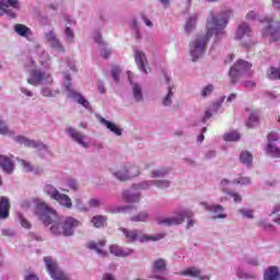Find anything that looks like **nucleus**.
<instances>
[{"instance_id":"8","label":"nucleus","mask_w":280,"mask_h":280,"mask_svg":"<svg viewBox=\"0 0 280 280\" xmlns=\"http://www.w3.org/2000/svg\"><path fill=\"white\" fill-rule=\"evenodd\" d=\"M267 25L262 28V36L269 43L280 40V22L275 18H266Z\"/></svg>"},{"instance_id":"51","label":"nucleus","mask_w":280,"mask_h":280,"mask_svg":"<svg viewBox=\"0 0 280 280\" xmlns=\"http://www.w3.org/2000/svg\"><path fill=\"white\" fill-rule=\"evenodd\" d=\"M0 135H12V131L10 128H8V125L5 124L4 120L0 117Z\"/></svg>"},{"instance_id":"64","label":"nucleus","mask_w":280,"mask_h":280,"mask_svg":"<svg viewBox=\"0 0 280 280\" xmlns=\"http://www.w3.org/2000/svg\"><path fill=\"white\" fill-rule=\"evenodd\" d=\"M242 84L245 86V89H255V86H257L255 81H244Z\"/></svg>"},{"instance_id":"2","label":"nucleus","mask_w":280,"mask_h":280,"mask_svg":"<svg viewBox=\"0 0 280 280\" xmlns=\"http://www.w3.org/2000/svg\"><path fill=\"white\" fill-rule=\"evenodd\" d=\"M119 231H121L128 244H135V242L137 241L140 242L141 244H143L144 242H159V240H163V237H165V234H158L155 236H152L137 229L129 230L126 228H119Z\"/></svg>"},{"instance_id":"25","label":"nucleus","mask_w":280,"mask_h":280,"mask_svg":"<svg viewBox=\"0 0 280 280\" xmlns=\"http://www.w3.org/2000/svg\"><path fill=\"white\" fill-rule=\"evenodd\" d=\"M98 121L100 124H103V126H106L107 130H110V132H114L116 137H121L124 130L117 127V125H115L114 122H110L109 120H107L102 116L98 117Z\"/></svg>"},{"instance_id":"32","label":"nucleus","mask_w":280,"mask_h":280,"mask_svg":"<svg viewBox=\"0 0 280 280\" xmlns=\"http://www.w3.org/2000/svg\"><path fill=\"white\" fill-rule=\"evenodd\" d=\"M152 187H154V179L143 180L138 184H133L131 186V189H135L136 191H148V189H152Z\"/></svg>"},{"instance_id":"58","label":"nucleus","mask_w":280,"mask_h":280,"mask_svg":"<svg viewBox=\"0 0 280 280\" xmlns=\"http://www.w3.org/2000/svg\"><path fill=\"white\" fill-rule=\"evenodd\" d=\"M267 139H268V143H275L276 141H279L280 136L279 133L271 132L268 135Z\"/></svg>"},{"instance_id":"14","label":"nucleus","mask_w":280,"mask_h":280,"mask_svg":"<svg viewBox=\"0 0 280 280\" xmlns=\"http://www.w3.org/2000/svg\"><path fill=\"white\" fill-rule=\"evenodd\" d=\"M13 139L16 141V143L25 145V148H34L35 150H49V147H47V144L40 140H30L27 137L23 136H15Z\"/></svg>"},{"instance_id":"60","label":"nucleus","mask_w":280,"mask_h":280,"mask_svg":"<svg viewBox=\"0 0 280 280\" xmlns=\"http://www.w3.org/2000/svg\"><path fill=\"white\" fill-rule=\"evenodd\" d=\"M226 100V96H222L218 102H215L212 106L215 110V113H218L219 108H222V104H224V101Z\"/></svg>"},{"instance_id":"11","label":"nucleus","mask_w":280,"mask_h":280,"mask_svg":"<svg viewBox=\"0 0 280 280\" xmlns=\"http://www.w3.org/2000/svg\"><path fill=\"white\" fill-rule=\"evenodd\" d=\"M44 261L52 280H69L65 271H62L58 266V262H56L51 257H45Z\"/></svg>"},{"instance_id":"18","label":"nucleus","mask_w":280,"mask_h":280,"mask_svg":"<svg viewBox=\"0 0 280 280\" xmlns=\"http://www.w3.org/2000/svg\"><path fill=\"white\" fill-rule=\"evenodd\" d=\"M135 62L139 71L148 75V57L143 50H135Z\"/></svg>"},{"instance_id":"52","label":"nucleus","mask_w":280,"mask_h":280,"mask_svg":"<svg viewBox=\"0 0 280 280\" xmlns=\"http://www.w3.org/2000/svg\"><path fill=\"white\" fill-rule=\"evenodd\" d=\"M74 202H75V209H78V211H85V212L89 211V207L84 205V201H82L81 198H75Z\"/></svg>"},{"instance_id":"9","label":"nucleus","mask_w":280,"mask_h":280,"mask_svg":"<svg viewBox=\"0 0 280 280\" xmlns=\"http://www.w3.org/2000/svg\"><path fill=\"white\" fill-rule=\"evenodd\" d=\"M63 86L68 92V97H71L72 100H74V102H78V104L83 106V108H85L86 110H92L93 107L91 106L89 100L84 98V96L80 92L73 90L71 85V74L65 75Z\"/></svg>"},{"instance_id":"33","label":"nucleus","mask_w":280,"mask_h":280,"mask_svg":"<svg viewBox=\"0 0 280 280\" xmlns=\"http://www.w3.org/2000/svg\"><path fill=\"white\" fill-rule=\"evenodd\" d=\"M122 198L127 202H131V203L140 202V200H141V192H132L130 190H125L122 192Z\"/></svg>"},{"instance_id":"15","label":"nucleus","mask_w":280,"mask_h":280,"mask_svg":"<svg viewBox=\"0 0 280 280\" xmlns=\"http://www.w3.org/2000/svg\"><path fill=\"white\" fill-rule=\"evenodd\" d=\"M127 75L129 78L133 100L137 104H140V102H143V86L132 80V72L128 71Z\"/></svg>"},{"instance_id":"38","label":"nucleus","mask_w":280,"mask_h":280,"mask_svg":"<svg viewBox=\"0 0 280 280\" xmlns=\"http://www.w3.org/2000/svg\"><path fill=\"white\" fill-rule=\"evenodd\" d=\"M150 220V213L148 211H140L130 218V222H148Z\"/></svg>"},{"instance_id":"53","label":"nucleus","mask_w":280,"mask_h":280,"mask_svg":"<svg viewBox=\"0 0 280 280\" xmlns=\"http://www.w3.org/2000/svg\"><path fill=\"white\" fill-rule=\"evenodd\" d=\"M213 89H215L213 86V84H208L206 85L202 90H201V96L203 97H209V95H211L213 93Z\"/></svg>"},{"instance_id":"34","label":"nucleus","mask_w":280,"mask_h":280,"mask_svg":"<svg viewBox=\"0 0 280 280\" xmlns=\"http://www.w3.org/2000/svg\"><path fill=\"white\" fill-rule=\"evenodd\" d=\"M266 152L271 159H280V148L277 147V143H268Z\"/></svg>"},{"instance_id":"57","label":"nucleus","mask_w":280,"mask_h":280,"mask_svg":"<svg viewBox=\"0 0 280 280\" xmlns=\"http://www.w3.org/2000/svg\"><path fill=\"white\" fill-rule=\"evenodd\" d=\"M65 35L67 36V38H69V40L71 43H72L73 38H75V34L73 33V30H71L70 26H66Z\"/></svg>"},{"instance_id":"27","label":"nucleus","mask_w":280,"mask_h":280,"mask_svg":"<svg viewBox=\"0 0 280 280\" xmlns=\"http://www.w3.org/2000/svg\"><path fill=\"white\" fill-rule=\"evenodd\" d=\"M15 34H18L19 36H22V38H32L33 33H32V28L27 27L24 24H15L13 27Z\"/></svg>"},{"instance_id":"23","label":"nucleus","mask_w":280,"mask_h":280,"mask_svg":"<svg viewBox=\"0 0 280 280\" xmlns=\"http://www.w3.org/2000/svg\"><path fill=\"white\" fill-rule=\"evenodd\" d=\"M8 218H10V199L0 197V220H8Z\"/></svg>"},{"instance_id":"7","label":"nucleus","mask_w":280,"mask_h":280,"mask_svg":"<svg viewBox=\"0 0 280 280\" xmlns=\"http://www.w3.org/2000/svg\"><path fill=\"white\" fill-rule=\"evenodd\" d=\"M43 189L44 194H47L51 200H56V202L61 205V207H65L66 209H71L73 207L71 197L60 192V190H58V188H56L54 185L46 184Z\"/></svg>"},{"instance_id":"55","label":"nucleus","mask_w":280,"mask_h":280,"mask_svg":"<svg viewBox=\"0 0 280 280\" xmlns=\"http://www.w3.org/2000/svg\"><path fill=\"white\" fill-rule=\"evenodd\" d=\"M234 185H250V178L240 177L233 180Z\"/></svg>"},{"instance_id":"19","label":"nucleus","mask_w":280,"mask_h":280,"mask_svg":"<svg viewBox=\"0 0 280 280\" xmlns=\"http://www.w3.org/2000/svg\"><path fill=\"white\" fill-rule=\"evenodd\" d=\"M182 277H191V279L209 280V276H202V269L198 267H188L179 272Z\"/></svg>"},{"instance_id":"10","label":"nucleus","mask_w":280,"mask_h":280,"mask_svg":"<svg viewBox=\"0 0 280 280\" xmlns=\"http://www.w3.org/2000/svg\"><path fill=\"white\" fill-rule=\"evenodd\" d=\"M194 215L189 210H179L175 215L158 220L159 226H178L185 222L186 218Z\"/></svg>"},{"instance_id":"4","label":"nucleus","mask_w":280,"mask_h":280,"mask_svg":"<svg viewBox=\"0 0 280 280\" xmlns=\"http://www.w3.org/2000/svg\"><path fill=\"white\" fill-rule=\"evenodd\" d=\"M34 205H35V213L38 220H40V222H43L45 226H49V224H52L54 220L58 218L56 210L49 207L47 202L40 199H34Z\"/></svg>"},{"instance_id":"29","label":"nucleus","mask_w":280,"mask_h":280,"mask_svg":"<svg viewBox=\"0 0 280 280\" xmlns=\"http://www.w3.org/2000/svg\"><path fill=\"white\" fill-rule=\"evenodd\" d=\"M250 32H252L250 26L247 23H242L237 27L234 38L236 40H242V38H244V36H250Z\"/></svg>"},{"instance_id":"12","label":"nucleus","mask_w":280,"mask_h":280,"mask_svg":"<svg viewBox=\"0 0 280 280\" xmlns=\"http://www.w3.org/2000/svg\"><path fill=\"white\" fill-rule=\"evenodd\" d=\"M31 75L32 78L27 79V83L32 84V86H38V84H54V78L45 71L33 70Z\"/></svg>"},{"instance_id":"36","label":"nucleus","mask_w":280,"mask_h":280,"mask_svg":"<svg viewBox=\"0 0 280 280\" xmlns=\"http://www.w3.org/2000/svg\"><path fill=\"white\" fill-rule=\"evenodd\" d=\"M113 176L117 178V180H120L121 183H126V180H130V177L128 176V171L126 170V166L122 168L113 172Z\"/></svg>"},{"instance_id":"43","label":"nucleus","mask_w":280,"mask_h":280,"mask_svg":"<svg viewBox=\"0 0 280 280\" xmlns=\"http://www.w3.org/2000/svg\"><path fill=\"white\" fill-rule=\"evenodd\" d=\"M240 161L244 165H253V154L248 151H243L240 155Z\"/></svg>"},{"instance_id":"16","label":"nucleus","mask_w":280,"mask_h":280,"mask_svg":"<svg viewBox=\"0 0 280 280\" xmlns=\"http://www.w3.org/2000/svg\"><path fill=\"white\" fill-rule=\"evenodd\" d=\"M66 135H68V137H70L72 141L81 145V148H85V149L89 148V142L84 141V139H86V136L78 131V129L73 127H69L66 129Z\"/></svg>"},{"instance_id":"39","label":"nucleus","mask_w":280,"mask_h":280,"mask_svg":"<svg viewBox=\"0 0 280 280\" xmlns=\"http://www.w3.org/2000/svg\"><path fill=\"white\" fill-rule=\"evenodd\" d=\"M237 213L242 215L244 220H255V210L248 208H240Z\"/></svg>"},{"instance_id":"24","label":"nucleus","mask_w":280,"mask_h":280,"mask_svg":"<svg viewBox=\"0 0 280 280\" xmlns=\"http://www.w3.org/2000/svg\"><path fill=\"white\" fill-rule=\"evenodd\" d=\"M152 272H167V260L165 258H158L151 264Z\"/></svg>"},{"instance_id":"44","label":"nucleus","mask_w":280,"mask_h":280,"mask_svg":"<svg viewBox=\"0 0 280 280\" xmlns=\"http://www.w3.org/2000/svg\"><path fill=\"white\" fill-rule=\"evenodd\" d=\"M125 167L127 171V175L129 176V180H131V178H137V176H139V174H141L139 166L130 165V166H125Z\"/></svg>"},{"instance_id":"63","label":"nucleus","mask_w":280,"mask_h":280,"mask_svg":"<svg viewBox=\"0 0 280 280\" xmlns=\"http://www.w3.org/2000/svg\"><path fill=\"white\" fill-rule=\"evenodd\" d=\"M1 234L3 235V237H14V232L12 231V229H3L1 231Z\"/></svg>"},{"instance_id":"42","label":"nucleus","mask_w":280,"mask_h":280,"mask_svg":"<svg viewBox=\"0 0 280 280\" xmlns=\"http://www.w3.org/2000/svg\"><path fill=\"white\" fill-rule=\"evenodd\" d=\"M259 124V114L257 112H252L249 114L248 121L246 124L247 128H255Z\"/></svg>"},{"instance_id":"20","label":"nucleus","mask_w":280,"mask_h":280,"mask_svg":"<svg viewBox=\"0 0 280 280\" xmlns=\"http://www.w3.org/2000/svg\"><path fill=\"white\" fill-rule=\"evenodd\" d=\"M8 8H13L14 10H19L21 8V4L19 3V0H0V10L2 12H5L7 14H10L12 19H14L15 14L12 11H8Z\"/></svg>"},{"instance_id":"26","label":"nucleus","mask_w":280,"mask_h":280,"mask_svg":"<svg viewBox=\"0 0 280 280\" xmlns=\"http://www.w3.org/2000/svg\"><path fill=\"white\" fill-rule=\"evenodd\" d=\"M0 167L5 174H12L14 172V162L5 155H0Z\"/></svg>"},{"instance_id":"3","label":"nucleus","mask_w":280,"mask_h":280,"mask_svg":"<svg viewBox=\"0 0 280 280\" xmlns=\"http://www.w3.org/2000/svg\"><path fill=\"white\" fill-rule=\"evenodd\" d=\"M81 225L82 223L78 219L73 217H67L60 224H52L50 226V233H52V235H63V237H71L75 234V229Z\"/></svg>"},{"instance_id":"31","label":"nucleus","mask_w":280,"mask_h":280,"mask_svg":"<svg viewBox=\"0 0 280 280\" xmlns=\"http://www.w3.org/2000/svg\"><path fill=\"white\" fill-rule=\"evenodd\" d=\"M106 222H108V218L102 214H96L91 219V224H93L94 229H104Z\"/></svg>"},{"instance_id":"37","label":"nucleus","mask_w":280,"mask_h":280,"mask_svg":"<svg viewBox=\"0 0 280 280\" xmlns=\"http://www.w3.org/2000/svg\"><path fill=\"white\" fill-rule=\"evenodd\" d=\"M129 26H130V30H131V31L133 32V34H135V38H136L137 40H141V38H143V36L141 35V31L139 30V21L133 18V19L130 21Z\"/></svg>"},{"instance_id":"1","label":"nucleus","mask_w":280,"mask_h":280,"mask_svg":"<svg viewBox=\"0 0 280 280\" xmlns=\"http://www.w3.org/2000/svg\"><path fill=\"white\" fill-rule=\"evenodd\" d=\"M231 19V10L221 11L219 14H211L206 22L205 34L197 35L195 39L189 43V54L192 62H197L207 54V45L213 36H220L226 30Z\"/></svg>"},{"instance_id":"45","label":"nucleus","mask_w":280,"mask_h":280,"mask_svg":"<svg viewBox=\"0 0 280 280\" xmlns=\"http://www.w3.org/2000/svg\"><path fill=\"white\" fill-rule=\"evenodd\" d=\"M137 211V207L129 205V206H119L113 210V213H130V211Z\"/></svg>"},{"instance_id":"28","label":"nucleus","mask_w":280,"mask_h":280,"mask_svg":"<svg viewBox=\"0 0 280 280\" xmlns=\"http://www.w3.org/2000/svg\"><path fill=\"white\" fill-rule=\"evenodd\" d=\"M197 23H198V13H192L191 15H189V18L186 19V23L184 26L186 34H191V32L196 30Z\"/></svg>"},{"instance_id":"61","label":"nucleus","mask_w":280,"mask_h":280,"mask_svg":"<svg viewBox=\"0 0 280 280\" xmlns=\"http://www.w3.org/2000/svg\"><path fill=\"white\" fill-rule=\"evenodd\" d=\"M42 95L44 97H54V92H51V90L49 88H43Z\"/></svg>"},{"instance_id":"21","label":"nucleus","mask_w":280,"mask_h":280,"mask_svg":"<svg viewBox=\"0 0 280 280\" xmlns=\"http://www.w3.org/2000/svg\"><path fill=\"white\" fill-rule=\"evenodd\" d=\"M86 246L90 250H95V253H97V255H100L101 257H106V255H108V252L102 249L104 248V246H106V240L90 242Z\"/></svg>"},{"instance_id":"47","label":"nucleus","mask_w":280,"mask_h":280,"mask_svg":"<svg viewBox=\"0 0 280 280\" xmlns=\"http://www.w3.org/2000/svg\"><path fill=\"white\" fill-rule=\"evenodd\" d=\"M119 75H121V68L119 66H115L112 68V78L116 84H119Z\"/></svg>"},{"instance_id":"46","label":"nucleus","mask_w":280,"mask_h":280,"mask_svg":"<svg viewBox=\"0 0 280 280\" xmlns=\"http://www.w3.org/2000/svg\"><path fill=\"white\" fill-rule=\"evenodd\" d=\"M172 185V182L170 179H154V186L158 187V189H167Z\"/></svg>"},{"instance_id":"48","label":"nucleus","mask_w":280,"mask_h":280,"mask_svg":"<svg viewBox=\"0 0 280 280\" xmlns=\"http://www.w3.org/2000/svg\"><path fill=\"white\" fill-rule=\"evenodd\" d=\"M223 139H224L225 141H240V133L236 132V131H231V132H229V133H225V135L223 136Z\"/></svg>"},{"instance_id":"40","label":"nucleus","mask_w":280,"mask_h":280,"mask_svg":"<svg viewBox=\"0 0 280 280\" xmlns=\"http://www.w3.org/2000/svg\"><path fill=\"white\" fill-rule=\"evenodd\" d=\"M174 88L172 85L167 86V94L162 100V106H170L172 104V100H174Z\"/></svg>"},{"instance_id":"49","label":"nucleus","mask_w":280,"mask_h":280,"mask_svg":"<svg viewBox=\"0 0 280 280\" xmlns=\"http://www.w3.org/2000/svg\"><path fill=\"white\" fill-rule=\"evenodd\" d=\"M20 165H21L23 172H34V165H32V162L21 160Z\"/></svg>"},{"instance_id":"54","label":"nucleus","mask_w":280,"mask_h":280,"mask_svg":"<svg viewBox=\"0 0 280 280\" xmlns=\"http://www.w3.org/2000/svg\"><path fill=\"white\" fill-rule=\"evenodd\" d=\"M67 185L72 191H78V189H80V184H78V180L75 179H69Z\"/></svg>"},{"instance_id":"22","label":"nucleus","mask_w":280,"mask_h":280,"mask_svg":"<svg viewBox=\"0 0 280 280\" xmlns=\"http://www.w3.org/2000/svg\"><path fill=\"white\" fill-rule=\"evenodd\" d=\"M109 253L110 255H114L115 257H129V255L135 254V249L130 248H121L118 245H112L109 246Z\"/></svg>"},{"instance_id":"6","label":"nucleus","mask_w":280,"mask_h":280,"mask_svg":"<svg viewBox=\"0 0 280 280\" xmlns=\"http://www.w3.org/2000/svg\"><path fill=\"white\" fill-rule=\"evenodd\" d=\"M43 189L44 194H47L51 200H56V202L61 205V207H65L66 209H71L73 207L71 197L60 192V190H58V188H56L54 185L46 184Z\"/></svg>"},{"instance_id":"30","label":"nucleus","mask_w":280,"mask_h":280,"mask_svg":"<svg viewBox=\"0 0 280 280\" xmlns=\"http://www.w3.org/2000/svg\"><path fill=\"white\" fill-rule=\"evenodd\" d=\"M279 267L271 266L265 270L264 280H279Z\"/></svg>"},{"instance_id":"17","label":"nucleus","mask_w":280,"mask_h":280,"mask_svg":"<svg viewBox=\"0 0 280 280\" xmlns=\"http://www.w3.org/2000/svg\"><path fill=\"white\" fill-rule=\"evenodd\" d=\"M202 207L206 209V211H209L210 213H213L212 220H225L228 218L226 213H224V208L222 205H208L202 202Z\"/></svg>"},{"instance_id":"56","label":"nucleus","mask_w":280,"mask_h":280,"mask_svg":"<svg viewBox=\"0 0 280 280\" xmlns=\"http://www.w3.org/2000/svg\"><path fill=\"white\" fill-rule=\"evenodd\" d=\"M245 264L248 266H259V259L257 257H245Z\"/></svg>"},{"instance_id":"62","label":"nucleus","mask_w":280,"mask_h":280,"mask_svg":"<svg viewBox=\"0 0 280 280\" xmlns=\"http://www.w3.org/2000/svg\"><path fill=\"white\" fill-rule=\"evenodd\" d=\"M228 195L233 198L234 202H242V195L233 191L228 192Z\"/></svg>"},{"instance_id":"13","label":"nucleus","mask_w":280,"mask_h":280,"mask_svg":"<svg viewBox=\"0 0 280 280\" xmlns=\"http://www.w3.org/2000/svg\"><path fill=\"white\" fill-rule=\"evenodd\" d=\"M44 38L54 49L55 51H58V54H65V45H62V42H60V38H58V35H56V32L54 31H48L44 34Z\"/></svg>"},{"instance_id":"59","label":"nucleus","mask_w":280,"mask_h":280,"mask_svg":"<svg viewBox=\"0 0 280 280\" xmlns=\"http://www.w3.org/2000/svg\"><path fill=\"white\" fill-rule=\"evenodd\" d=\"M112 54H113V50L110 48H107V47H105L101 50V56H102V58H105V59L110 58Z\"/></svg>"},{"instance_id":"50","label":"nucleus","mask_w":280,"mask_h":280,"mask_svg":"<svg viewBox=\"0 0 280 280\" xmlns=\"http://www.w3.org/2000/svg\"><path fill=\"white\" fill-rule=\"evenodd\" d=\"M90 209H100L102 207V200L98 198H92L88 201Z\"/></svg>"},{"instance_id":"41","label":"nucleus","mask_w":280,"mask_h":280,"mask_svg":"<svg viewBox=\"0 0 280 280\" xmlns=\"http://www.w3.org/2000/svg\"><path fill=\"white\" fill-rule=\"evenodd\" d=\"M236 277H237V279H244V280L257 279V275L248 273V272L244 271L242 268L236 269Z\"/></svg>"},{"instance_id":"35","label":"nucleus","mask_w":280,"mask_h":280,"mask_svg":"<svg viewBox=\"0 0 280 280\" xmlns=\"http://www.w3.org/2000/svg\"><path fill=\"white\" fill-rule=\"evenodd\" d=\"M171 170L167 167L155 168L150 172L151 178H165L170 174Z\"/></svg>"},{"instance_id":"5","label":"nucleus","mask_w":280,"mask_h":280,"mask_svg":"<svg viewBox=\"0 0 280 280\" xmlns=\"http://www.w3.org/2000/svg\"><path fill=\"white\" fill-rule=\"evenodd\" d=\"M253 65L246 60L238 59L230 69L229 75L232 84H237L240 78H250L253 75Z\"/></svg>"}]
</instances>
